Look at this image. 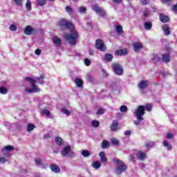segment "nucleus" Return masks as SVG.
Wrapping results in <instances>:
<instances>
[{
  "label": "nucleus",
  "mask_w": 177,
  "mask_h": 177,
  "mask_svg": "<svg viewBox=\"0 0 177 177\" xmlns=\"http://www.w3.org/2000/svg\"><path fill=\"white\" fill-rule=\"evenodd\" d=\"M58 24L61 28H66V30H71V33H65L64 38L66 41L71 45L74 46L77 45V39L80 37L78 35V32L74 30V24L73 22L67 21V19H62L59 21Z\"/></svg>",
  "instance_id": "1"
},
{
  "label": "nucleus",
  "mask_w": 177,
  "mask_h": 177,
  "mask_svg": "<svg viewBox=\"0 0 177 177\" xmlns=\"http://www.w3.org/2000/svg\"><path fill=\"white\" fill-rule=\"evenodd\" d=\"M44 79L45 76L44 75V74L40 75V77H37L36 80L30 77H26L25 81L32 84V88H26L25 91H26L28 93H37L38 92H41V88H38L35 84L37 82H39V84H44Z\"/></svg>",
  "instance_id": "2"
},
{
  "label": "nucleus",
  "mask_w": 177,
  "mask_h": 177,
  "mask_svg": "<svg viewBox=\"0 0 177 177\" xmlns=\"http://www.w3.org/2000/svg\"><path fill=\"white\" fill-rule=\"evenodd\" d=\"M113 162H115V164H116V165H118V167L116 169L115 171L116 175H121L122 172H125V171L128 169V167H127V165L124 164V162L120 159L113 158Z\"/></svg>",
  "instance_id": "3"
},
{
  "label": "nucleus",
  "mask_w": 177,
  "mask_h": 177,
  "mask_svg": "<svg viewBox=\"0 0 177 177\" xmlns=\"http://www.w3.org/2000/svg\"><path fill=\"white\" fill-rule=\"evenodd\" d=\"M145 106L143 105L138 106L134 113L135 115L137 118L138 121H143L145 120L143 118V115H145Z\"/></svg>",
  "instance_id": "4"
},
{
  "label": "nucleus",
  "mask_w": 177,
  "mask_h": 177,
  "mask_svg": "<svg viewBox=\"0 0 177 177\" xmlns=\"http://www.w3.org/2000/svg\"><path fill=\"white\" fill-rule=\"evenodd\" d=\"M61 155L62 157H67V156H68V157L71 158L75 157V153L71 150V146L70 145H67L63 148L62 151H61Z\"/></svg>",
  "instance_id": "5"
},
{
  "label": "nucleus",
  "mask_w": 177,
  "mask_h": 177,
  "mask_svg": "<svg viewBox=\"0 0 177 177\" xmlns=\"http://www.w3.org/2000/svg\"><path fill=\"white\" fill-rule=\"evenodd\" d=\"M111 67L116 75H122V73H124V69L121 64L118 63H113Z\"/></svg>",
  "instance_id": "6"
},
{
  "label": "nucleus",
  "mask_w": 177,
  "mask_h": 177,
  "mask_svg": "<svg viewBox=\"0 0 177 177\" xmlns=\"http://www.w3.org/2000/svg\"><path fill=\"white\" fill-rule=\"evenodd\" d=\"M95 48L100 52H106L107 47L104 45V41L101 39H97L95 40Z\"/></svg>",
  "instance_id": "7"
},
{
  "label": "nucleus",
  "mask_w": 177,
  "mask_h": 177,
  "mask_svg": "<svg viewBox=\"0 0 177 177\" xmlns=\"http://www.w3.org/2000/svg\"><path fill=\"white\" fill-rule=\"evenodd\" d=\"M92 9L95 13H97L100 17H106V11L102 8L98 6L97 4L92 6Z\"/></svg>",
  "instance_id": "8"
},
{
  "label": "nucleus",
  "mask_w": 177,
  "mask_h": 177,
  "mask_svg": "<svg viewBox=\"0 0 177 177\" xmlns=\"http://www.w3.org/2000/svg\"><path fill=\"white\" fill-rule=\"evenodd\" d=\"M24 34L26 35H32V34H37V30L31 26H27L24 29Z\"/></svg>",
  "instance_id": "9"
},
{
  "label": "nucleus",
  "mask_w": 177,
  "mask_h": 177,
  "mask_svg": "<svg viewBox=\"0 0 177 177\" xmlns=\"http://www.w3.org/2000/svg\"><path fill=\"white\" fill-rule=\"evenodd\" d=\"M115 55L116 56H127V55H128V49L124 48L118 50L115 52Z\"/></svg>",
  "instance_id": "10"
},
{
  "label": "nucleus",
  "mask_w": 177,
  "mask_h": 177,
  "mask_svg": "<svg viewBox=\"0 0 177 177\" xmlns=\"http://www.w3.org/2000/svg\"><path fill=\"white\" fill-rule=\"evenodd\" d=\"M162 30L164 31V35L166 36L171 35V28L168 24H164L162 26Z\"/></svg>",
  "instance_id": "11"
},
{
  "label": "nucleus",
  "mask_w": 177,
  "mask_h": 177,
  "mask_svg": "<svg viewBox=\"0 0 177 177\" xmlns=\"http://www.w3.org/2000/svg\"><path fill=\"white\" fill-rule=\"evenodd\" d=\"M133 48L134 52L138 53L140 49L143 48V44H142V43L140 42H135L133 44Z\"/></svg>",
  "instance_id": "12"
},
{
  "label": "nucleus",
  "mask_w": 177,
  "mask_h": 177,
  "mask_svg": "<svg viewBox=\"0 0 177 177\" xmlns=\"http://www.w3.org/2000/svg\"><path fill=\"white\" fill-rule=\"evenodd\" d=\"M148 86H149V81L147 80H142L138 84V88H140V89H146V88H147Z\"/></svg>",
  "instance_id": "13"
},
{
  "label": "nucleus",
  "mask_w": 177,
  "mask_h": 177,
  "mask_svg": "<svg viewBox=\"0 0 177 177\" xmlns=\"http://www.w3.org/2000/svg\"><path fill=\"white\" fill-rule=\"evenodd\" d=\"M136 156L137 157V158H138V160H140L141 161H143V160H145V158H146V153L138 151L136 153Z\"/></svg>",
  "instance_id": "14"
},
{
  "label": "nucleus",
  "mask_w": 177,
  "mask_h": 177,
  "mask_svg": "<svg viewBox=\"0 0 177 177\" xmlns=\"http://www.w3.org/2000/svg\"><path fill=\"white\" fill-rule=\"evenodd\" d=\"M111 131H113V132H115V131H117V129H118V120H113L112 122V124L110 127Z\"/></svg>",
  "instance_id": "15"
},
{
  "label": "nucleus",
  "mask_w": 177,
  "mask_h": 177,
  "mask_svg": "<svg viewBox=\"0 0 177 177\" xmlns=\"http://www.w3.org/2000/svg\"><path fill=\"white\" fill-rule=\"evenodd\" d=\"M75 84H76V86H77V88H82V86H84V80L76 77L75 79Z\"/></svg>",
  "instance_id": "16"
},
{
  "label": "nucleus",
  "mask_w": 177,
  "mask_h": 177,
  "mask_svg": "<svg viewBox=\"0 0 177 177\" xmlns=\"http://www.w3.org/2000/svg\"><path fill=\"white\" fill-rule=\"evenodd\" d=\"M160 20L162 23H168V21H169V18L167 15L160 14Z\"/></svg>",
  "instance_id": "17"
},
{
  "label": "nucleus",
  "mask_w": 177,
  "mask_h": 177,
  "mask_svg": "<svg viewBox=\"0 0 177 177\" xmlns=\"http://www.w3.org/2000/svg\"><path fill=\"white\" fill-rule=\"evenodd\" d=\"M51 171L55 172V174H59L60 172V167L57 165H51L50 166Z\"/></svg>",
  "instance_id": "18"
},
{
  "label": "nucleus",
  "mask_w": 177,
  "mask_h": 177,
  "mask_svg": "<svg viewBox=\"0 0 177 177\" xmlns=\"http://www.w3.org/2000/svg\"><path fill=\"white\" fill-rule=\"evenodd\" d=\"M53 41L56 46H60V45H62V40L57 37H53Z\"/></svg>",
  "instance_id": "19"
},
{
  "label": "nucleus",
  "mask_w": 177,
  "mask_h": 177,
  "mask_svg": "<svg viewBox=\"0 0 177 177\" xmlns=\"http://www.w3.org/2000/svg\"><path fill=\"white\" fill-rule=\"evenodd\" d=\"M162 60L165 63H169L171 62V57H169V54H163L162 55Z\"/></svg>",
  "instance_id": "20"
},
{
  "label": "nucleus",
  "mask_w": 177,
  "mask_h": 177,
  "mask_svg": "<svg viewBox=\"0 0 177 177\" xmlns=\"http://www.w3.org/2000/svg\"><path fill=\"white\" fill-rule=\"evenodd\" d=\"M13 150H15V147L12 145H7L1 149V151L5 153V151H13Z\"/></svg>",
  "instance_id": "21"
},
{
  "label": "nucleus",
  "mask_w": 177,
  "mask_h": 177,
  "mask_svg": "<svg viewBox=\"0 0 177 177\" xmlns=\"http://www.w3.org/2000/svg\"><path fill=\"white\" fill-rule=\"evenodd\" d=\"M99 156L101 158V161H102V162H107V158L106 157V153H104V151H102L99 153Z\"/></svg>",
  "instance_id": "22"
},
{
  "label": "nucleus",
  "mask_w": 177,
  "mask_h": 177,
  "mask_svg": "<svg viewBox=\"0 0 177 177\" xmlns=\"http://www.w3.org/2000/svg\"><path fill=\"white\" fill-rule=\"evenodd\" d=\"M144 27L145 28V30H150L151 28H152L153 27V24H151V21H146L145 24H144Z\"/></svg>",
  "instance_id": "23"
},
{
  "label": "nucleus",
  "mask_w": 177,
  "mask_h": 177,
  "mask_svg": "<svg viewBox=\"0 0 177 177\" xmlns=\"http://www.w3.org/2000/svg\"><path fill=\"white\" fill-rule=\"evenodd\" d=\"M92 166H93V168H95V169H99V168H100V167H102V164L100 163V162L95 160L93 163Z\"/></svg>",
  "instance_id": "24"
},
{
  "label": "nucleus",
  "mask_w": 177,
  "mask_h": 177,
  "mask_svg": "<svg viewBox=\"0 0 177 177\" xmlns=\"http://www.w3.org/2000/svg\"><path fill=\"white\" fill-rule=\"evenodd\" d=\"M110 147V145L109 144V141L104 140L102 142V149H109Z\"/></svg>",
  "instance_id": "25"
},
{
  "label": "nucleus",
  "mask_w": 177,
  "mask_h": 177,
  "mask_svg": "<svg viewBox=\"0 0 177 177\" xmlns=\"http://www.w3.org/2000/svg\"><path fill=\"white\" fill-rule=\"evenodd\" d=\"M50 2H53L55 0H49ZM37 5L39 6H44L46 3V0H37Z\"/></svg>",
  "instance_id": "26"
},
{
  "label": "nucleus",
  "mask_w": 177,
  "mask_h": 177,
  "mask_svg": "<svg viewBox=\"0 0 177 177\" xmlns=\"http://www.w3.org/2000/svg\"><path fill=\"white\" fill-rule=\"evenodd\" d=\"M113 55L108 53L105 55L104 57V59L106 60V62H111V60H113Z\"/></svg>",
  "instance_id": "27"
},
{
  "label": "nucleus",
  "mask_w": 177,
  "mask_h": 177,
  "mask_svg": "<svg viewBox=\"0 0 177 177\" xmlns=\"http://www.w3.org/2000/svg\"><path fill=\"white\" fill-rule=\"evenodd\" d=\"M163 146L165 147H167V150H171V149H172V145H169V143H168V141H163Z\"/></svg>",
  "instance_id": "28"
},
{
  "label": "nucleus",
  "mask_w": 177,
  "mask_h": 177,
  "mask_svg": "<svg viewBox=\"0 0 177 177\" xmlns=\"http://www.w3.org/2000/svg\"><path fill=\"white\" fill-rule=\"evenodd\" d=\"M92 127H94V128H97L100 125V123L97 120H93L91 122Z\"/></svg>",
  "instance_id": "29"
},
{
  "label": "nucleus",
  "mask_w": 177,
  "mask_h": 177,
  "mask_svg": "<svg viewBox=\"0 0 177 177\" xmlns=\"http://www.w3.org/2000/svg\"><path fill=\"white\" fill-rule=\"evenodd\" d=\"M121 113H127L128 111V107L125 105H122L120 107Z\"/></svg>",
  "instance_id": "30"
},
{
  "label": "nucleus",
  "mask_w": 177,
  "mask_h": 177,
  "mask_svg": "<svg viewBox=\"0 0 177 177\" xmlns=\"http://www.w3.org/2000/svg\"><path fill=\"white\" fill-rule=\"evenodd\" d=\"M0 93H1V95H6V93H8V88L3 86L0 87Z\"/></svg>",
  "instance_id": "31"
},
{
  "label": "nucleus",
  "mask_w": 177,
  "mask_h": 177,
  "mask_svg": "<svg viewBox=\"0 0 177 177\" xmlns=\"http://www.w3.org/2000/svg\"><path fill=\"white\" fill-rule=\"evenodd\" d=\"M35 128V125L32 124H28L27 127V131L28 132H31V131H33Z\"/></svg>",
  "instance_id": "32"
},
{
  "label": "nucleus",
  "mask_w": 177,
  "mask_h": 177,
  "mask_svg": "<svg viewBox=\"0 0 177 177\" xmlns=\"http://www.w3.org/2000/svg\"><path fill=\"white\" fill-rule=\"evenodd\" d=\"M145 107V111H151V109H153V106H151V104H147L145 106H144Z\"/></svg>",
  "instance_id": "33"
},
{
  "label": "nucleus",
  "mask_w": 177,
  "mask_h": 177,
  "mask_svg": "<svg viewBox=\"0 0 177 177\" xmlns=\"http://www.w3.org/2000/svg\"><path fill=\"white\" fill-rule=\"evenodd\" d=\"M62 142H63V139H62V138H60V137L55 138V143H57V145L60 146Z\"/></svg>",
  "instance_id": "34"
},
{
  "label": "nucleus",
  "mask_w": 177,
  "mask_h": 177,
  "mask_svg": "<svg viewBox=\"0 0 177 177\" xmlns=\"http://www.w3.org/2000/svg\"><path fill=\"white\" fill-rule=\"evenodd\" d=\"M82 156H83V157H89V156H91V153H89V151L88 150H84L82 152Z\"/></svg>",
  "instance_id": "35"
},
{
  "label": "nucleus",
  "mask_w": 177,
  "mask_h": 177,
  "mask_svg": "<svg viewBox=\"0 0 177 177\" xmlns=\"http://www.w3.org/2000/svg\"><path fill=\"white\" fill-rule=\"evenodd\" d=\"M145 146L147 148L153 147L154 146V142L153 141H148L145 143Z\"/></svg>",
  "instance_id": "36"
},
{
  "label": "nucleus",
  "mask_w": 177,
  "mask_h": 177,
  "mask_svg": "<svg viewBox=\"0 0 177 177\" xmlns=\"http://www.w3.org/2000/svg\"><path fill=\"white\" fill-rule=\"evenodd\" d=\"M26 8L27 10H31V1L30 0H26Z\"/></svg>",
  "instance_id": "37"
},
{
  "label": "nucleus",
  "mask_w": 177,
  "mask_h": 177,
  "mask_svg": "<svg viewBox=\"0 0 177 177\" xmlns=\"http://www.w3.org/2000/svg\"><path fill=\"white\" fill-rule=\"evenodd\" d=\"M13 2L17 6H21L23 4V0H13Z\"/></svg>",
  "instance_id": "38"
},
{
  "label": "nucleus",
  "mask_w": 177,
  "mask_h": 177,
  "mask_svg": "<svg viewBox=\"0 0 177 177\" xmlns=\"http://www.w3.org/2000/svg\"><path fill=\"white\" fill-rule=\"evenodd\" d=\"M80 13H84V15H86V8L85 7H80L79 8Z\"/></svg>",
  "instance_id": "39"
},
{
  "label": "nucleus",
  "mask_w": 177,
  "mask_h": 177,
  "mask_svg": "<svg viewBox=\"0 0 177 177\" xmlns=\"http://www.w3.org/2000/svg\"><path fill=\"white\" fill-rule=\"evenodd\" d=\"M116 31L118 34H121L122 32V26L121 25H118L116 26Z\"/></svg>",
  "instance_id": "40"
},
{
  "label": "nucleus",
  "mask_w": 177,
  "mask_h": 177,
  "mask_svg": "<svg viewBox=\"0 0 177 177\" xmlns=\"http://www.w3.org/2000/svg\"><path fill=\"white\" fill-rule=\"evenodd\" d=\"M140 2L144 6H145V5H149V3H150L149 0H140Z\"/></svg>",
  "instance_id": "41"
},
{
  "label": "nucleus",
  "mask_w": 177,
  "mask_h": 177,
  "mask_svg": "<svg viewBox=\"0 0 177 177\" xmlns=\"http://www.w3.org/2000/svg\"><path fill=\"white\" fill-rule=\"evenodd\" d=\"M43 113L45 115H46L47 117H49V115H50V111L46 109H44L43 110Z\"/></svg>",
  "instance_id": "42"
},
{
  "label": "nucleus",
  "mask_w": 177,
  "mask_h": 177,
  "mask_svg": "<svg viewBox=\"0 0 177 177\" xmlns=\"http://www.w3.org/2000/svg\"><path fill=\"white\" fill-rule=\"evenodd\" d=\"M105 112V111L103 109H98V111H97L96 114L97 115H103V113Z\"/></svg>",
  "instance_id": "43"
},
{
  "label": "nucleus",
  "mask_w": 177,
  "mask_h": 177,
  "mask_svg": "<svg viewBox=\"0 0 177 177\" xmlns=\"http://www.w3.org/2000/svg\"><path fill=\"white\" fill-rule=\"evenodd\" d=\"M35 162L37 165H41V164H42V160H41V158H39L35 160Z\"/></svg>",
  "instance_id": "44"
},
{
  "label": "nucleus",
  "mask_w": 177,
  "mask_h": 177,
  "mask_svg": "<svg viewBox=\"0 0 177 177\" xmlns=\"http://www.w3.org/2000/svg\"><path fill=\"white\" fill-rule=\"evenodd\" d=\"M62 112L64 113V114H66V115H70V111L67 109H62Z\"/></svg>",
  "instance_id": "45"
},
{
  "label": "nucleus",
  "mask_w": 177,
  "mask_h": 177,
  "mask_svg": "<svg viewBox=\"0 0 177 177\" xmlns=\"http://www.w3.org/2000/svg\"><path fill=\"white\" fill-rule=\"evenodd\" d=\"M10 31H16V30H17V26H16V25H15V24H12L10 26Z\"/></svg>",
  "instance_id": "46"
},
{
  "label": "nucleus",
  "mask_w": 177,
  "mask_h": 177,
  "mask_svg": "<svg viewBox=\"0 0 177 177\" xmlns=\"http://www.w3.org/2000/svg\"><path fill=\"white\" fill-rule=\"evenodd\" d=\"M66 12H68V13H73V8L71 7H70V6H67L66 7Z\"/></svg>",
  "instance_id": "47"
},
{
  "label": "nucleus",
  "mask_w": 177,
  "mask_h": 177,
  "mask_svg": "<svg viewBox=\"0 0 177 177\" xmlns=\"http://www.w3.org/2000/svg\"><path fill=\"white\" fill-rule=\"evenodd\" d=\"M111 142L112 145H114V146H118V145H120V142L118 141L117 139H113Z\"/></svg>",
  "instance_id": "48"
},
{
  "label": "nucleus",
  "mask_w": 177,
  "mask_h": 177,
  "mask_svg": "<svg viewBox=\"0 0 177 177\" xmlns=\"http://www.w3.org/2000/svg\"><path fill=\"white\" fill-rule=\"evenodd\" d=\"M84 64L86 66H91V60L88 58L84 59Z\"/></svg>",
  "instance_id": "49"
},
{
  "label": "nucleus",
  "mask_w": 177,
  "mask_h": 177,
  "mask_svg": "<svg viewBox=\"0 0 177 177\" xmlns=\"http://www.w3.org/2000/svg\"><path fill=\"white\" fill-rule=\"evenodd\" d=\"M167 139H172L174 138V134L172 133H167L166 136Z\"/></svg>",
  "instance_id": "50"
},
{
  "label": "nucleus",
  "mask_w": 177,
  "mask_h": 177,
  "mask_svg": "<svg viewBox=\"0 0 177 177\" xmlns=\"http://www.w3.org/2000/svg\"><path fill=\"white\" fill-rule=\"evenodd\" d=\"M35 55H37V56H39V55H41V53H42V50L39 48H37L35 50Z\"/></svg>",
  "instance_id": "51"
},
{
  "label": "nucleus",
  "mask_w": 177,
  "mask_h": 177,
  "mask_svg": "<svg viewBox=\"0 0 177 177\" xmlns=\"http://www.w3.org/2000/svg\"><path fill=\"white\" fill-rule=\"evenodd\" d=\"M0 162L1 164H5L6 162V158L3 157L0 158Z\"/></svg>",
  "instance_id": "52"
},
{
  "label": "nucleus",
  "mask_w": 177,
  "mask_h": 177,
  "mask_svg": "<svg viewBox=\"0 0 177 177\" xmlns=\"http://www.w3.org/2000/svg\"><path fill=\"white\" fill-rule=\"evenodd\" d=\"M172 0H161L162 3H167V5L169 6V2H171Z\"/></svg>",
  "instance_id": "53"
},
{
  "label": "nucleus",
  "mask_w": 177,
  "mask_h": 177,
  "mask_svg": "<svg viewBox=\"0 0 177 177\" xmlns=\"http://www.w3.org/2000/svg\"><path fill=\"white\" fill-rule=\"evenodd\" d=\"M113 3H122V0H112Z\"/></svg>",
  "instance_id": "54"
},
{
  "label": "nucleus",
  "mask_w": 177,
  "mask_h": 177,
  "mask_svg": "<svg viewBox=\"0 0 177 177\" xmlns=\"http://www.w3.org/2000/svg\"><path fill=\"white\" fill-rule=\"evenodd\" d=\"M3 156H4V157L9 158V157H10L11 154L10 153L5 152V153H3Z\"/></svg>",
  "instance_id": "55"
},
{
  "label": "nucleus",
  "mask_w": 177,
  "mask_h": 177,
  "mask_svg": "<svg viewBox=\"0 0 177 177\" xmlns=\"http://www.w3.org/2000/svg\"><path fill=\"white\" fill-rule=\"evenodd\" d=\"M95 53V51L92 49L89 50V55L90 56H93V54Z\"/></svg>",
  "instance_id": "56"
},
{
  "label": "nucleus",
  "mask_w": 177,
  "mask_h": 177,
  "mask_svg": "<svg viewBox=\"0 0 177 177\" xmlns=\"http://www.w3.org/2000/svg\"><path fill=\"white\" fill-rule=\"evenodd\" d=\"M173 10L177 13V3L173 6Z\"/></svg>",
  "instance_id": "57"
},
{
  "label": "nucleus",
  "mask_w": 177,
  "mask_h": 177,
  "mask_svg": "<svg viewBox=\"0 0 177 177\" xmlns=\"http://www.w3.org/2000/svg\"><path fill=\"white\" fill-rule=\"evenodd\" d=\"M124 135H125L126 136H130L131 132H130L129 131H126L124 132Z\"/></svg>",
  "instance_id": "58"
},
{
  "label": "nucleus",
  "mask_w": 177,
  "mask_h": 177,
  "mask_svg": "<svg viewBox=\"0 0 177 177\" xmlns=\"http://www.w3.org/2000/svg\"><path fill=\"white\" fill-rule=\"evenodd\" d=\"M143 16H144V17H147V16H149V12L145 11L143 12Z\"/></svg>",
  "instance_id": "59"
},
{
  "label": "nucleus",
  "mask_w": 177,
  "mask_h": 177,
  "mask_svg": "<svg viewBox=\"0 0 177 177\" xmlns=\"http://www.w3.org/2000/svg\"><path fill=\"white\" fill-rule=\"evenodd\" d=\"M153 60H156V62H160V57H157V55H156V58Z\"/></svg>",
  "instance_id": "60"
},
{
  "label": "nucleus",
  "mask_w": 177,
  "mask_h": 177,
  "mask_svg": "<svg viewBox=\"0 0 177 177\" xmlns=\"http://www.w3.org/2000/svg\"><path fill=\"white\" fill-rule=\"evenodd\" d=\"M134 124H135L136 125H139V124H140V122H139V120H137V121H135V122H134Z\"/></svg>",
  "instance_id": "61"
},
{
  "label": "nucleus",
  "mask_w": 177,
  "mask_h": 177,
  "mask_svg": "<svg viewBox=\"0 0 177 177\" xmlns=\"http://www.w3.org/2000/svg\"><path fill=\"white\" fill-rule=\"evenodd\" d=\"M43 167H44V168H47L48 165H47V164H44V165H43Z\"/></svg>",
  "instance_id": "62"
},
{
  "label": "nucleus",
  "mask_w": 177,
  "mask_h": 177,
  "mask_svg": "<svg viewBox=\"0 0 177 177\" xmlns=\"http://www.w3.org/2000/svg\"><path fill=\"white\" fill-rule=\"evenodd\" d=\"M129 157H130L131 160H133V156L132 155H130Z\"/></svg>",
  "instance_id": "63"
},
{
  "label": "nucleus",
  "mask_w": 177,
  "mask_h": 177,
  "mask_svg": "<svg viewBox=\"0 0 177 177\" xmlns=\"http://www.w3.org/2000/svg\"><path fill=\"white\" fill-rule=\"evenodd\" d=\"M44 138H50V136L46 135V136H44Z\"/></svg>",
  "instance_id": "64"
}]
</instances>
